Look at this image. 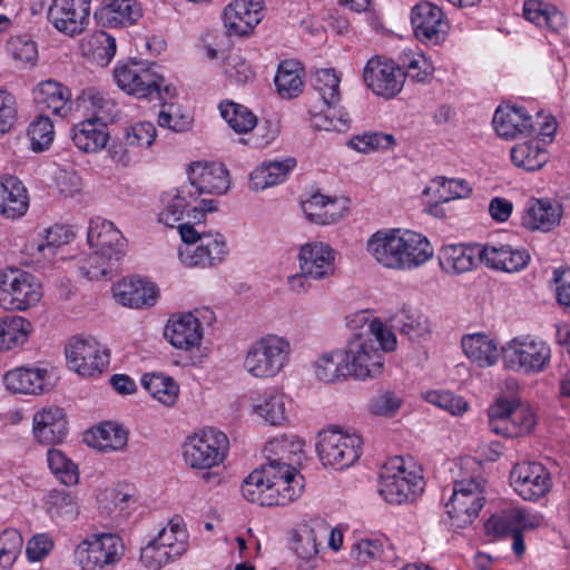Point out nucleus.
<instances>
[{"instance_id":"1","label":"nucleus","mask_w":570,"mask_h":570,"mask_svg":"<svg viewBox=\"0 0 570 570\" xmlns=\"http://www.w3.org/2000/svg\"><path fill=\"white\" fill-rule=\"evenodd\" d=\"M396 345L392 328L374 318L348 340L343 352L344 368L358 380L376 377L383 371V352H392Z\"/></svg>"},{"instance_id":"2","label":"nucleus","mask_w":570,"mask_h":570,"mask_svg":"<svg viewBox=\"0 0 570 570\" xmlns=\"http://www.w3.org/2000/svg\"><path fill=\"white\" fill-rule=\"evenodd\" d=\"M88 243L91 252L79 259L80 273L91 281L111 279L125 255L126 240L121 232L111 222H98L89 228Z\"/></svg>"},{"instance_id":"3","label":"nucleus","mask_w":570,"mask_h":570,"mask_svg":"<svg viewBox=\"0 0 570 570\" xmlns=\"http://www.w3.org/2000/svg\"><path fill=\"white\" fill-rule=\"evenodd\" d=\"M421 469L402 456L389 459L381 469L377 491L381 498L393 505L414 502L424 490Z\"/></svg>"},{"instance_id":"4","label":"nucleus","mask_w":570,"mask_h":570,"mask_svg":"<svg viewBox=\"0 0 570 570\" xmlns=\"http://www.w3.org/2000/svg\"><path fill=\"white\" fill-rule=\"evenodd\" d=\"M291 351V343L287 338L266 335L248 347L243 360V368L252 379H274L287 365Z\"/></svg>"},{"instance_id":"5","label":"nucleus","mask_w":570,"mask_h":570,"mask_svg":"<svg viewBox=\"0 0 570 570\" xmlns=\"http://www.w3.org/2000/svg\"><path fill=\"white\" fill-rule=\"evenodd\" d=\"M550 345L533 335H519L501 347L504 368L520 374L537 375L544 372L551 363Z\"/></svg>"},{"instance_id":"6","label":"nucleus","mask_w":570,"mask_h":570,"mask_svg":"<svg viewBox=\"0 0 570 570\" xmlns=\"http://www.w3.org/2000/svg\"><path fill=\"white\" fill-rule=\"evenodd\" d=\"M179 234L185 245L178 257L186 267H214L228 255L226 238L220 233H200L193 225L183 224Z\"/></svg>"},{"instance_id":"7","label":"nucleus","mask_w":570,"mask_h":570,"mask_svg":"<svg viewBox=\"0 0 570 570\" xmlns=\"http://www.w3.org/2000/svg\"><path fill=\"white\" fill-rule=\"evenodd\" d=\"M485 481L474 474L462 473L453 484V493L446 503L451 525L464 529L472 524L484 505Z\"/></svg>"},{"instance_id":"8","label":"nucleus","mask_w":570,"mask_h":570,"mask_svg":"<svg viewBox=\"0 0 570 570\" xmlns=\"http://www.w3.org/2000/svg\"><path fill=\"white\" fill-rule=\"evenodd\" d=\"M188 547L185 521L174 517L140 552V561L148 570H159L183 556Z\"/></svg>"},{"instance_id":"9","label":"nucleus","mask_w":570,"mask_h":570,"mask_svg":"<svg viewBox=\"0 0 570 570\" xmlns=\"http://www.w3.org/2000/svg\"><path fill=\"white\" fill-rule=\"evenodd\" d=\"M492 432L505 438H520L529 434L537 424L532 409L520 404L519 397L499 396L488 410Z\"/></svg>"},{"instance_id":"10","label":"nucleus","mask_w":570,"mask_h":570,"mask_svg":"<svg viewBox=\"0 0 570 570\" xmlns=\"http://www.w3.org/2000/svg\"><path fill=\"white\" fill-rule=\"evenodd\" d=\"M228 448V439L223 432L205 429L187 436L183 445V456L190 469L209 470L224 462Z\"/></svg>"},{"instance_id":"11","label":"nucleus","mask_w":570,"mask_h":570,"mask_svg":"<svg viewBox=\"0 0 570 570\" xmlns=\"http://www.w3.org/2000/svg\"><path fill=\"white\" fill-rule=\"evenodd\" d=\"M362 444L357 433L331 426L318 433L317 455L326 466L345 469L358 460Z\"/></svg>"},{"instance_id":"12","label":"nucleus","mask_w":570,"mask_h":570,"mask_svg":"<svg viewBox=\"0 0 570 570\" xmlns=\"http://www.w3.org/2000/svg\"><path fill=\"white\" fill-rule=\"evenodd\" d=\"M42 297V286L36 276L20 269L0 272V307L4 311H27Z\"/></svg>"},{"instance_id":"13","label":"nucleus","mask_w":570,"mask_h":570,"mask_svg":"<svg viewBox=\"0 0 570 570\" xmlns=\"http://www.w3.org/2000/svg\"><path fill=\"white\" fill-rule=\"evenodd\" d=\"M122 554L121 539L111 533L91 534L75 550V559L81 570H104L117 563Z\"/></svg>"},{"instance_id":"14","label":"nucleus","mask_w":570,"mask_h":570,"mask_svg":"<svg viewBox=\"0 0 570 570\" xmlns=\"http://www.w3.org/2000/svg\"><path fill=\"white\" fill-rule=\"evenodd\" d=\"M114 78L121 90L137 98L159 95L164 85V77L146 61H129L116 67Z\"/></svg>"},{"instance_id":"15","label":"nucleus","mask_w":570,"mask_h":570,"mask_svg":"<svg viewBox=\"0 0 570 570\" xmlns=\"http://www.w3.org/2000/svg\"><path fill=\"white\" fill-rule=\"evenodd\" d=\"M70 370L86 377L100 374L109 364L108 350L94 337H75L66 347Z\"/></svg>"},{"instance_id":"16","label":"nucleus","mask_w":570,"mask_h":570,"mask_svg":"<svg viewBox=\"0 0 570 570\" xmlns=\"http://www.w3.org/2000/svg\"><path fill=\"white\" fill-rule=\"evenodd\" d=\"M188 197L223 195L229 189L228 170L220 164L195 161L187 168Z\"/></svg>"},{"instance_id":"17","label":"nucleus","mask_w":570,"mask_h":570,"mask_svg":"<svg viewBox=\"0 0 570 570\" xmlns=\"http://www.w3.org/2000/svg\"><path fill=\"white\" fill-rule=\"evenodd\" d=\"M213 318V312L208 308L195 309L170 320L165 334L173 346L188 351L200 345L203 323H210Z\"/></svg>"},{"instance_id":"18","label":"nucleus","mask_w":570,"mask_h":570,"mask_svg":"<svg viewBox=\"0 0 570 570\" xmlns=\"http://www.w3.org/2000/svg\"><path fill=\"white\" fill-rule=\"evenodd\" d=\"M92 0H53L48 17L55 28L70 37L82 33L90 22Z\"/></svg>"},{"instance_id":"19","label":"nucleus","mask_w":570,"mask_h":570,"mask_svg":"<svg viewBox=\"0 0 570 570\" xmlns=\"http://www.w3.org/2000/svg\"><path fill=\"white\" fill-rule=\"evenodd\" d=\"M364 80L375 95L393 98L403 88L405 72L392 60L375 57L364 68Z\"/></svg>"},{"instance_id":"20","label":"nucleus","mask_w":570,"mask_h":570,"mask_svg":"<svg viewBox=\"0 0 570 570\" xmlns=\"http://www.w3.org/2000/svg\"><path fill=\"white\" fill-rule=\"evenodd\" d=\"M263 0H232L223 10L222 19L229 37H247L263 19Z\"/></svg>"},{"instance_id":"21","label":"nucleus","mask_w":570,"mask_h":570,"mask_svg":"<svg viewBox=\"0 0 570 570\" xmlns=\"http://www.w3.org/2000/svg\"><path fill=\"white\" fill-rule=\"evenodd\" d=\"M514 491L524 500H538L552 487L549 471L538 462H522L513 466L510 473Z\"/></svg>"},{"instance_id":"22","label":"nucleus","mask_w":570,"mask_h":570,"mask_svg":"<svg viewBox=\"0 0 570 570\" xmlns=\"http://www.w3.org/2000/svg\"><path fill=\"white\" fill-rule=\"evenodd\" d=\"M411 22L417 40L424 43L439 45L449 32V22L438 6L432 2H421L411 12Z\"/></svg>"},{"instance_id":"23","label":"nucleus","mask_w":570,"mask_h":570,"mask_svg":"<svg viewBox=\"0 0 570 570\" xmlns=\"http://www.w3.org/2000/svg\"><path fill=\"white\" fill-rule=\"evenodd\" d=\"M396 271L414 269L433 256V248L429 239L411 229L396 228Z\"/></svg>"},{"instance_id":"24","label":"nucleus","mask_w":570,"mask_h":570,"mask_svg":"<svg viewBox=\"0 0 570 570\" xmlns=\"http://www.w3.org/2000/svg\"><path fill=\"white\" fill-rule=\"evenodd\" d=\"M335 257L336 253L328 243L308 242L299 247L298 268L312 281H323L335 274Z\"/></svg>"},{"instance_id":"25","label":"nucleus","mask_w":570,"mask_h":570,"mask_svg":"<svg viewBox=\"0 0 570 570\" xmlns=\"http://www.w3.org/2000/svg\"><path fill=\"white\" fill-rule=\"evenodd\" d=\"M540 118V115L531 116L521 106L502 104L497 108L492 124L500 137L513 139L519 136L529 137L535 132Z\"/></svg>"},{"instance_id":"26","label":"nucleus","mask_w":570,"mask_h":570,"mask_svg":"<svg viewBox=\"0 0 570 570\" xmlns=\"http://www.w3.org/2000/svg\"><path fill=\"white\" fill-rule=\"evenodd\" d=\"M306 219L316 225L337 224L350 212V199L316 191L302 202Z\"/></svg>"},{"instance_id":"27","label":"nucleus","mask_w":570,"mask_h":570,"mask_svg":"<svg viewBox=\"0 0 570 570\" xmlns=\"http://www.w3.org/2000/svg\"><path fill=\"white\" fill-rule=\"evenodd\" d=\"M68 432V420L65 410L57 405H46L32 416V436L42 445L61 443Z\"/></svg>"},{"instance_id":"28","label":"nucleus","mask_w":570,"mask_h":570,"mask_svg":"<svg viewBox=\"0 0 570 570\" xmlns=\"http://www.w3.org/2000/svg\"><path fill=\"white\" fill-rule=\"evenodd\" d=\"M194 203H196V199L188 197V187L181 186L176 196L159 214L158 220L166 226L173 227L184 217V214L187 213L189 218L196 223H200L207 213L217 210V202L215 199L204 198L198 204Z\"/></svg>"},{"instance_id":"29","label":"nucleus","mask_w":570,"mask_h":570,"mask_svg":"<svg viewBox=\"0 0 570 570\" xmlns=\"http://www.w3.org/2000/svg\"><path fill=\"white\" fill-rule=\"evenodd\" d=\"M563 205L552 198H532L527 204L521 224L532 232L549 233L561 223Z\"/></svg>"},{"instance_id":"30","label":"nucleus","mask_w":570,"mask_h":570,"mask_svg":"<svg viewBox=\"0 0 570 570\" xmlns=\"http://www.w3.org/2000/svg\"><path fill=\"white\" fill-rule=\"evenodd\" d=\"M478 258L488 268L515 273L529 264L530 255L524 249L509 245H485L479 250Z\"/></svg>"},{"instance_id":"31","label":"nucleus","mask_w":570,"mask_h":570,"mask_svg":"<svg viewBox=\"0 0 570 570\" xmlns=\"http://www.w3.org/2000/svg\"><path fill=\"white\" fill-rule=\"evenodd\" d=\"M461 347L464 356L479 368L494 366L500 356L498 341L487 333H472L462 336Z\"/></svg>"},{"instance_id":"32","label":"nucleus","mask_w":570,"mask_h":570,"mask_svg":"<svg viewBox=\"0 0 570 570\" xmlns=\"http://www.w3.org/2000/svg\"><path fill=\"white\" fill-rule=\"evenodd\" d=\"M114 297L122 306L141 308L153 306L158 296L157 287L138 278H125L112 287Z\"/></svg>"},{"instance_id":"33","label":"nucleus","mask_w":570,"mask_h":570,"mask_svg":"<svg viewBox=\"0 0 570 570\" xmlns=\"http://www.w3.org/2000/svg\"><path fill=\"white\" fill-rule=\"evenodd\" d=\"M275 479L274 468L272 465H262L254 470L242 484V494L248 502L273 507L274 498L278 493H273V482Z\"/></svg>"},{"instance_id":"34","label":"nucleus","mask_w":570,"mask_h":570,"mask_svg":"<svg viewBox=\"0 0 570 570\" xmlns=\"http://www.w3.org/2000/svg\"><path fill=\"white\" fill-rule=\"evenodd\" d=\"M35 101L53 115L67 117L72 108L71 92L62 83L55 80L40 82L33 90Z\"/></svg>"},{"instance_id":"35","label":"nucleus","mask_w":570,"mask_h":570,"mask_svg":"<svg viewBox=\"0 0 570 570\" xmlns=\"http://www.w3.org/2000/svg\"><path fill=\"white\" fill-rule=\"evenodd\" d=\"M46 377L45 368L20 366L6 372L2 381L12 394H40L45 391Z\"/></svg>"},{"instance_id":"36","label":"nucleus","mask_w":570,"mask_h":570,"mask_svg":"<svg viewBox=\"0 0 570 570\" xmlns=\"http://www.w3.org/2000/svg\"><path fill=\"white\" fill-rule=\"evenodd\" d=\"M304 442L292 436H282L269 441L265 446L266 463L276 470L284 468L296 469L294 464L299 461Z\"/></svg>"},{"instance_id":"37","label":"nucleus","mask_w":570,"mask_h":570,"mask_svg":"<svg viewBox=\"0 0 570 570\" xmlns=\"http://www.w3.org/2000/svg\"><path fill=\"white\" fill-rule=\"evenodd\" d=\"M95 16L102 26L117 28L136 22L141 9L132 0H104Z\"/></svg>"},{"instance_id":"38","label":"nucleus","mask_w":570,"mask_h":570,"mask_svg":"<svg viewBox=\"0 0 570 570\" xmlns=\"http://www.w3.org/2000/svg\"><path fill=\"white\" fill-rule=\"evenodd\" d=\"M29 199L22 183L14 177L0 179V215L16 219L27 213Z\"/></svg>"},{"instance_id":"39","label":"nucleus","mask_w":570,"mask_h":570,"mask_svg":"<svg viewBox=\"0 0 570 570\" xmlns=\"http://www.w3.org/2000/svg\"><path fill=\"white\" fill-rule=\"evenodd\" d=\"M75 146L83 153H97L104 149L109 139L107 125L95 119H86L71 129Z\"/></svg>"},{"instance_id":"40","label":"nucleus","mask_w":570,"mask_h":570,"mask_svg":"<svg viewBox=\"0 0 570 570\" xmlns=\"http://www.w3.org/2000/svg\"><path fill=\"white\" fill-rule=\"evenodd\" d=\"M295 167L296 160L292 157L265 161L252 171L249 187L258 191L282 184Z\"/></svg>"},{"instance_id":"41","label":"nucleus","mask_w":570,"mask_h":570,"mask_svg":"<svg viewBox=\"0 0 570 570\" xmlns=\"http://www.w3.org/2000/svg\"><path fill=\"white\" fill-rule=\"evenodd\" d=\"M392 321L394 327L412 342L425 341L433 333L430 317L419 309L403 307Z\"/></svg>"},{"instance_id":"42","label":"nucleus","mask_w":570,"mask_h":570,"mask_svg":"<svg viewBox=\"0 0 570 570\" xmlns=\"http://www.w3.org/2000/svg\"><path fill=\"white\" fill-rule=\"evenodd\" d=\"M396 228H383L373 233L365 248L373 261L383 268L396 271Z\"/></svg>"},{"instance_id":"43","label":"nucleus","mask_w":570,"mask_h":570,"mask_svg":"<svg viewBox=\"0 0 570 570\" xmlns=\"http://www.w3.org/2000/svg\"><path fill=\"white\" fill-rule=\"evenodd\" d=\"M523 16L531 23L553 33L567 27V18L557 7L540 0H528L523 4Z\"/></svg>"},{"instance_id":"44","label":"nucleus","mask_w":570,"mask_h":570,"mask_svg":"<svg viewBox=\"0 0 570 570\" xmlns=\"http://www.w3.org/2000/svg\"><path fill=\"white\" fill-rule=\"evenodd\" d=\"M83 441L91 448L101 452L119 451L126 448L127 432L118 425L106 422L88 430Z\"/></svg>"},{"instance_id":"45","label":"nucleus","mask_w":570,"mask_h":570,"mask_svg":"<svg viewBox=\"0 0 570 570\" xmlns=\"http://www.w3.org/2000/svg\"><path fill=\"white\" fill-rule=\"evenodd\" d=\"M423 195H431L441 203H449L451 200L469 198L472 195V186L462 178L438 176L424 188Z\"/></svg>"},{"instance_id":"46","label":"nucleus","mask_w":570,"mask_h":570,"mask_svg":"<svg viewBox=\"0 0 570 570\" xmlns=\"http://www.w3.org/2000/svg\"><path fill=\"white\" fill-rule=\"evenodd\" d=\"M479 248L462 245H450L441 249L440 264L445 273L462 274L472 271L476 265Z\"/></svg>"},{"instance_id":"47","label":"nucleus","mask_w":570,"mask_h":570,"mask_svg":"<svg viewBox=\"0 0 570 570\" xmlns=\"http://www.w3.org/2000/svg\"><path fill=\"white\" fill-rule=\"evenodd\" d=\"M275 479L273 482V493L277 494L274 498L273 507L286 505L295 501L303 491V476L296 469L284 468V470H276L274 468Z\"/></svg>"},{"instance_id":"48","label":"nucleus","mask_w":570,"mask_h":570,"mask_svg":"<svg viewBox=\"0 0 570 570\" xmlns=\"http://www.w3.org/2000/svg\"><path fill=\"white\" fill-rule=\"evenodd\" d=\"M514 166L532 171L542 168L548 160L546 149L535 137L517 142L510 151Z\"/></svg>"},{"instance_id":"49","label":"nucleus","mask_w":570,"mask_h":570,"mask_svg":"<svg viewBox=\"0 0 570 570\" xmlns=\"http://www.w3.org/2000/svg\"><path fill=\"white\" fill-rule=\"evenodd\" d=\"M253 411L271 425H281L287 420V396L279 391L263 394L253 405Z\"/></svg>"},{"instance_id":"50","label":"nucleus","mask_w":570,"mask_h":570,"mask_svg":"<svg viewBox=\"0 0 570 570\" xmlns=\"http://www.w3.org/2000/svg\"><path fill=\"white\" fill-rule=\"evenodd\" d=\"M32 332L31 323L22 316L0 318V351H9L24 344Z\"/></svg>"},{"instance_id":"51","label":"nucleus","mask_w":570,"mask_h":570,"mask_svg":"<svg viewBox=\"0 0 570 570\" xmlns=\"http://www.w3.org/2000/svg\"><path fill=\"white\" fill-rule=\"evenodd\" d=\"M81 50L88 59L106 66L116 53V40L105 31H96L82 41Z\"/></svg>"},{"instance_id":"52","label":"nucleus","mask_w":570,"mask_h":570,"mask_svg":"<svg viewBox=\"0 0 570 570\" xmlns=\"http://www.w3.org/2000/svg\"><path fill=\"white\" fill-rule=\"evenodd\" d=\"M142 386L150 396L164 406H173L179 396V385L169 376L161 374H145L141 379Z\"/></svg>"},{"instance_id":"53","label":"nucleus","mask_w":570,"mask_h":570,"mask_svg":"<svg viewBox=\"0 0 570 570\" xmlns=\"http://www.w3.org/2000/svg\"><path fill=\"white\" fill-rule=\"evenodd\" d=\"M275 85L283 98L296 97L303 90V68L299 62L286 60L278 67Z\"/></svg>"},{"instance_id":"54","label":"nucleus","mask_w":570,"mask_h":570,"mask_svg":"<svg viewBox=\"0 0 570 570\" xmlns=\"http://www.w3.org/2000/svg\"><path fill=\"white\" fill-rule=\"evenodd\" d=\"M313 373L317 381L326 384L340 382L348 375L344 368L343 356L336 352L321 354L313 364Z\"/></svg>"},{"instance_id":"55","label":"nucleus","mask_w":570,"mask_h":570,"mask_svg":"<svg viewBox=\"0 0 570 570\" xmlns=\"http://www.w3.org/2000/svg\"><path fill=\"white\" fill-rule=\"evenodd\" d=\"M47 463L50 471L61 483L69 487L78 483V466L63 451L56 448L49 449L47 452Z\"/></svg>"},{"instance_id":"56","label":"nucleus","mask_w":570,"mask_h":570,"mask_svg":"<svg viewBox=\"0 0 570 570\" xmlns=\"http://www.w3.org/2000/svg\"><path fill=\"white\" fill-rule=\"evenodd\" d=\"M341 77L334 69H321L315 72L314 89L327 107H335L341 100Z\"/></svg>"},{"instance_id":"57","label":"nucleus","mask_w":570,"mask_h":570,"mask_svg":"<svg viewBox=\"0 0 570 570\" xmlns=\"http://www.w3.org/2000/svg\"><path fill=\"white\" fill-rule=\"evenodd\" d=\"M396 139L392 134L386 132H364L353 136L347 146L362 154H371L379 150L392 149Z\"/></svg>"},{"instance_id":"58","label":"nucleus","mask_w":570,"mask_h":570,"mask_svg":"<svg viewBox=\"0 0 570 570\" xmlns=\"http://www.w3.org/2000/svg\"><path fill=\"white\" fill-rule=\"evenodd\" d=\"M219 108L223 118L236 132H248L257 124V117L243 105L226 102Z\"/></svg>"},{"instance_id":"59","label":"nucleus","mask_w":570,"mask_h":570,"mask_svg":"<svg viewBox=\"0 0 570 570\" xmlns=\"http://www.w3.org/2000/svg\"><path fill=\"white\" fill-rule=\"evenodd\" d=\"M82 101L87 110L92 112L91 119L107 125L108 121H112L116 117L115 101L99 91L90 89L83 92Z\"/></svg>"},{"instance_id":"60","label":"nucleus","mask_w":570,"mask_h":570,"mask_svg":"<svg viewBox=\"0 0 570 570\" xmlns=\"http://www.w3.org/2000/svg\"><path fill=\"white\" fill-rule=\"evenodd\" d=\"M224 72L232 82L238 86L248 83L255 77L247 57L240 51L232 52L226 57Z\"/></svg>"},{"instance_id":"61","label":"nucleus","mask_w":570,"mask_h":570,"mask_svg":"<svg viewBox=\"0 0 570 570\" xmlns=\"http://www.w3.org/2000/svg\"><path fill=\"white\" fill-rule=\"evenodd\" d=\"M7 50L17 62L26 68H32L37 63V45L27 36L11 37L7 43Z\"/></svg>"},{"instance_id":"62","label":"nucleus","mask_w":570,"mask_h":570,"mask_svg":"<svg viewBox=\"0 0 570 570\" xmlns=\"http://www.w3.org/2000/svg\"><path fill=\"white\" fill-rule=\"evenodd\" d=\"M28 135L33 151L41 153L48 149L55 137L52 121L47 116L37 117L31 122Z\"/></svg>"},{"instance_id":"63","label":"nucleus","mask_w":570,"mask_h":570,"mask_svg":"<svg viewBox=\"0 0 570 570\" xmlns=\"http://www.w3.org/2000/svg\"><path fill=\"white\" fill-rule=\"evenodd\" d=\"M426 400L431 404L449 412L454 416L463 415L469 410V403L462 396L455 395L448 391L429 392Z\"/></svg>"},{"instance_id":"64","label":"nucleus","mask_w":570,"mask_h":570,"mask_svg":"<svg viewBox=\"0 0 570 570\" xmlns=\"http://www.w3.org/2000/svg\"><path fill=\"white\" fill-rule=\"evenodd\" d=\"M23 539L19 531L7 529L0 534V564L10 567L21 552Z\"/></svg>"}]
</instances>
